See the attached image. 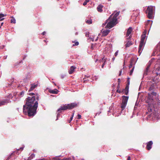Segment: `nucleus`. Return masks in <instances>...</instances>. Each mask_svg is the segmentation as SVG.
Returning <instances> with one entry per match:
<instances>
[{
	"mask_svg": "<svg viewBox=\"0 0 160 160\" xmlns=\"http://www.w3.org/2000/svg\"><path fill=\"white\" fill-rule=\"evenodd\" d=\"M35 94L33 93H30L29 95L31 96ZM26 104L23 106V112L25 114L27 113L29 116H33L36 113L38 107V103L36 100L35 96L28 97L26 99Z\"/></svg>",
	"mask_w": 160,
	"mask_h": 160,
	"instance_id": "1",
	"label": "nucleus"
},
{
	"mask_svg": "<svg viewBox=\"0 0 160 160\" xmlns=\"http://www.w3.org/2000/svg\"><path fill=\"white\" fill-rule=\"evenodd\" d=\"M76 106L77 104L74 103L70 104H68L67 105L65 104L63 106H61L58 109V111L60 112H61V110H65L68 109H72L76 107ZM59 116L60 115L59 112H58L57 114V118L56 119V120H57L58 119V118L59 117Z\"/></svg>",
	"mask_w": 160,
	"mask_h": 160,
	"instance_id": "2",
	"label": "nucleus"
},
{
	"mask_svg": "<svg viewBox=\"0 0 160 160\" xmlns=\"http://www.w3.org/2000/svg\"><path fill=\"white\" fill-rule=\"evenodd\" d=\"M116 22L115 19H112L111 17H110L106 21L105 23L102 24V27H104L106 23L107 25L105 27V28H111L114 26L116 24Z\"/></svg>",
	"mask_w": 160,
	"mask_h": 160,
	"instance_id": "3",
	"label": "nucleus"
},
{
	"mask_svg": "<svg viewBox=\"0 0 160 160\" xmlns=\"http://www.w3.org/2000/svg\"><path fill=\"white\" fill-rule=\"evenodd\" d=\"M155 11V7L152 6H148L146 11L148 14L147 16L149 19H152Z\"/></svg>",
	"mask_w": 160,
	"mask_h": 160,
	"instance_id": "4",
	"label": "nucleus"
},
{
	"mask_svg": "<svg viewBox=\"0 0 160 160\" xmlns=\"http://www.w3.org/2000/svg\"><path fill=\"white\" fill-rule=\"evenodd\" d=\"M156 95V93L154 92L148 94L147 102L148 103V104H150V105L154 103L153 96H155Z\"/></svg>",
	"mask_w": 160,
	"mask_h": 160,
	"instance_id": "5",
	"label": "nucleus"
},
{
	"mask_svg": "<svg viewBox=\"0 0 160 160\" xmlns=\"http://www.w3.org/2000/svg\"><path fill=\"white\" fill-rule=\"evenodd\" d=\"M122 101L121 106V108L122 110H123L125 108L128 99V97L123 96L122 97Z\"/></svg>",
	"mask_w": 160,
	"mask_h": 160,
	"instance_id": "6",
	"label": "nucleus"
},
{
	"mask_svg": "<svg viewBox=\"0 0 160 160\" xmlns=\"http://www.w3.org/2000/svg\"><path fill=\"white\" fill-rule=\"evenodd\" d=\"M145 42H140L138 48V53L140 54L143 50V47L145 44Z\"/></svg>",
	"mask_w": 160,
	"mask_h": 160,
	"instance_id": "7",
	"label": "nucleus"
},
{
	"mask_svg": "<svg viewBox=\"0 0 160 160\" xmlns=\"http://www.w3.org/2000/svg\"><path fill=\"white\" fill-rule=\"evenodd\" d=\"M38 84V82H36L34 83L31 84L30 89H29L28 91L30 92L33 90L35 88H37Z\"/></svg>",
	"mask_w": 160,
	"mask_h": 160,
	"instance_id": "8",
	"label": "nucleus"
},
{
	"mask_svg": "<svg viewBox=\"0 0 160 160\" xmlns=\"http://www.w3.org/2000/svg\"><path fill=\"white\" fill-rule=\"evenodd\" d=\"M146 31H144L143 33V34L141 36V39L140 42L145 43V39L146 38Z\"/></svg>",
	"mask_w": 160,
	"mask_h": 160,
	"instance_id": "9",
	"label": "nucleus"
},
{
	"mask_svg": "<svg viewBox=\"0 0 160 160\" xmlns=\"http://www.w3.org/2000/svg\"><path fill=\"white\" fill-rule=\"evenodd\" d=\"M136 62V61L135 60L134 58H132L130 60V64L129 67V68H130L132 67L133 68V67L134 66V65Z\"/></svg>",
	"mask_w": 160,
	"mask_h": 160,
	"instance_id": "10",
	"label": "nucleus"
},
{
	"mask_svg": "<svg viewBox=\"0 0 160 160\" xmlns=\"http://www.w3.org/2000/svg\"><path fill=\"white\" fill-rule=\"evenodd\" d=\"M76 67L75 66H71L69 70L68 71L69 73L71 74L76 69Z\"/></svg>",
	"mask_w": 160,
	"mask_h": 160,
	"instance_id": "11",
	"label": "nucleus"
},
{
	"mask_svg": "<svg viewBox=\"0 0 160 160\" xmlns=\"http://www.w3.org/2000/svg\"><path fill=\"white\" fill-rule=\"evenodd\" d=\"M152 143V141H149L147 143V148L148 150H150L151 148Z\"/></svg>",
	"mask_w": 160,
	"mask_h": 160,
	"instance_id": "12",
	"label": "nucleus"
},
{
	"mask_svg": "<svg viewBox=\"0 0 160 160\" xmlns=\"http://www.w3.org/2000/svg\"><path fill=\"white\" fill-rule=\"evenodd\" d=\"M101 32H102V35L103 36H106L110 32V30L106 29L103 31L102 30Z\"/></svg>",
	"mask_w": 160,
	"mask_h": 160,
	"instance_id": "13",
	"label": "nucleus"
},
{
	"mask_svg": "<svg viewBox=\"0 0 160 160\" xmlns=\"http://www.w3.org/2000/svg\"><path fill=\"white\" fill-rule=\"evenodd\" d=\"M151 64V62L150 61H149V62H148V64L147 65L145 71V72L144 73V74H147V73L148 72Z\"/></svg>",
	"mask_w": 160,
	"mask_h": 160,
	"instance_id": "14",
	"label": "nucleus"
},
{
	"mask_svg": "<svg viewBox=\"0 0 160 160\" xmlns=\"http://www.w3.org/2000/svg\"><path fill=\"white\" fill-rule=\"evenodd\" d=\"M103 8V6L100 4L97 7V10L98 12H102V8Z\"/></svg>",
	"mask_w": 160,
	"mask_h": 160,
	"instance_id": "15",
	"label": "nucleus"
},
{
	"mask_svg": "<svg viewBox=\"0 0 160 160\" xmlns=\"http://www.w3.org/2000/svg\"><path fill=\"white\" fill-rule=\"evenodd\" d=\"M132 31V28L131 27H129L127 30V32L126 34V36L127 37L129 36L130 34L131 33Z\"/></svg>",
	"mask_w": 160,
	"mask_h": 160,
	"instance_id": "16",
	"label": "nucleus"
},
{
	"mask_svg": "<svg viewBox=\"0 0 160 160\" xmlns=\"http://www.w3.org/2000/svg\"><path fill=\"white\" fill-rule=\"evenodd\" d=\"M71 158H64L62 159H60L59 158V157H55L52 160H71Z\"/></svg>",
	"mask_w": 160,
	"mask_h": 160,
	"instance_id": "17",
	"label": "nucleus"
},
{
	"mask_svg": "<svg viewBox=\"0 0 160 160\" xmlns=\"http://www.w3.org/2000/svg\"><path fill=\"white\" fill-rule=\"evenodd\" d=\"M58 91L57 89L54 90H49V92L52 94H57L58 92Z\"/></svg>",
	"mask_w": 160,
	"mask_h": 160,
	"instance_id": "18",
	"label": "nucleus"
},
{
	"mask_svg": "<svg viewBox=\"0 0 160 160\" xmlns=\"http://www.w3.org/2000/svg\"><path fill=\"white\" fill-rule=\"evenodd\" d=\"M119 12H117L114 15V16L112 18V19H115V20L116 21H117V17L119 15Z\"/></svg>",
	"mask_w": 160,
	"mask_h": 160,
	"instance_id": "19",
	"label": "nucleus"
},
{
	"mask_svg": "<svg viewBox=\"0 0 160 160\" xmlns=\"http://www.w3.org/2000/svg\"><path fill=\"white\" fill-rule=\"evenodd\" d=\"M7 101H0V106L4 105L5 104L8 102Z\"/></svg>",
	"mask_w": 160,
	"mask_h": 160,
	"instance_id": "20",
	"label": "nucleus"
},
{
	"mask_svg": "<svg viewBox=\"0 0 160 160\" xmlns=\"http://www.w3.org/2000/svg\"><path fill=\"white\" fill-rule=\"evenodd\" d=\"M157 51L156 52H157L159 51L160 52V42L157 45Z\"/></svg>",
	"mask_w": 160,
	"mask_h": 160,
	"instance_id": "21",
	"label": "nucleus"
},
{
	"mask_svg": "<svg viewBox=\"0 0 160 160\" xmlns=\"http://www.w3.org/2000/svg\"><path fill=\"white\" fill-rule=\"evenodd\" d=\"M35 156V155L34 154H32L30 157H29L28 159V160H31Z\"/></svg>",
	"mask_w": 160,
	"mask_h": 160,
	"instance_id": "22",
	"label": "nucleus"
},
{
	"mask_svg": "<svg viewBox=\"0 0 160 160\" xmlns=\"http://www.w3.org/2000/svg\"><path fill=\"white\" fill-rule=\"evenodd\" d=\"M132 44V43L131 42L128 41L127 44H126V47H128Z\"/></svg>",
	"mask_w": 160,
	"mask_h": 160,
	"instance_id": "23",
	"label": "nucleus"
},
{
	"mask_svg": "<svg viewBox=\"0 0 160 160\" xmlns=\"http://www.w3.org/2000/svg\"><path fill=\"white\" fill-rule=\"evenodd\" d=\"M6 15H5L4 14H0V21H2L4 19L3 17L5 16Z\"/></svg>",
	"mask_w": 160,
	"mask_h": 160,
	"instance_id": "24",
	"label": "nucleus"
},
{
	"mask_svg": "<svg viewBox=\"0 0 160 160\" xmlns=\"http://www.w3.org/2000/svg\"><path fill=\"white\" fill-rule=\"evenodd\" d=\"M86 22L87 23L89 24H91L92 23V20L91 19H90L88 20L86 19Z\"/></svg>",
	"mask_w": 160,
	"mask_h": 160,
	"instance_id": "25",
	"label": "nucleus"
},
{
	"mask_svg": "<svg viewBox=\"0 0 160 160\" xmlns=\"http://www.w3.org/2000/svg\"><path fill=\"white\" fill-rule=\"evenodd\" d=\"M102 60H103L104 61V62H103V64H102V68H103L105 64V62L106 61V59L104 58V57L102 58Z\"/></svg>",
	"mask_w": 160,
	"mask_h": 160,
	"instance_id": "26",
	"label": "nucleus"
},
{
	"mask_svg": "<svg viewBox=\"0 0 160 160\" xmlns=\"http://www.w3.org/2000/svg\"><path fill=\"white\" fill-rule=\"evenodd\" d=\"M147 25L149 24V26H151V25L152 24V21L150 20H148L147 21Z\"/></svg>",
	"mask_w": 160,
	"mask_h": 160,
	"instance_id": "27",
	"label": "nucleus"
},
{
	"mask_svg": "<svg viewBox=\"0 0 160 160\" xmlns=\"http://www.w3.org/2000/svg\"><path fill=\"white\" fill-rule=\"evenodd\" d=\"M134 66H133L132 69L131 70L130 73H129V75H132V73L133 72L134 69Z\"/></svg>",
	"mask_w": 160,
	"mask_h": 160,
	"instance_id": "28",
	"label": "nucleus"
},
{
	"mask_svg": "<svg viewBox=\"0 0 160 160\" xmlns=\"http://www.w3.org/2000/svg\"><path fill=\"white\" fill-rule=\"evenodd\" d=\"M11 23H16V20L14 18H12L11 20Z\"/></svg>",
	"mask_w": 160,
	"mask_h": 160,
	"instance_id": "29",
	"label": "nucleus"
},
{
	"mask_svg": "<svg viewBox=\"0 0 160 160\" xmlns=\"http://www.w3.org/2000/svg\"><path fill=\"white\" fill-rule=\"evenodd\" d=\"M89 1V0H85L83 2V5L85 6L87 4V3Z\"/></svg>",
	"mask_w": 160,
	"mask_h": 160,
	"instance_id": "30",
	"label": "nucleus"
},
{
	"mask_svg": "<svg viewBox=\"0 0 160 160\" xmlns=\"http://www.w3.org/2000/svg\"><path fill=\"white\" fill-rule=\"evenodd\" d=\"M125 94L126 95H127L128 93V90L124 89V90Z\"/></svg>",
	"mask_w": 160,
	"mask_h": 160,
	"instance_id": "31",
	"label": "nucleus"
},
{
	"mask_svg": "<svg viewBox=\"0 0 160 160\" xmlns=\"http://www.w3.org/2000/svg\"><path fill=\"white\" fill-rule=\"evenodd\" d=\"M79 43L78 42H75L74 44H73L72 46H77L78 45Z\"/></svg>",
	"mask_w": 160,
	"mask_h": 160,
	"instance_id": "32",
	"label": "nucleus"
},
{
	"mask_svg": "<svg viewBox=\"0 0 160 160\" xmlns=\"http://www.w3.org/2000/svg\"><path fill=\"white\" fill-rule=\"evenodd\" d=\"M118 50H117L116 51V52H115L114 55L115 57H117V55H118Z\"/></svg>",
	"mask_w": 160,
	"mask_h": 160,
	"instance_id": "33",
	"label": "nucleus"
},
{
	"mask_svg": "<svg viewBox=\"0 0 160 160\" xmlns=\"http://www.w3.org/2000/svg\"><path fill=\"white\" fill-rule=\"evenodd\" d=\"M74 113H73L72 115V116L70 118V121L69 122H70L73 119V117Z\"/></svg>",
	"mask_w": 160,
	"mask_h": 160,
	"instance_id": "34",
	"label": "nucleus"
},
{
	"mask_svg": "<svg viewBox=\"0 0 160 160\" xmlns=\"http://www.w3.org/2000/svg\"><path fill=\"white\" fill-rule=\"evenodd\" d=\"M77 118L78 119H80L81 118V115L80 114H78L77 115Z\"/></svg>",
	"mask_w": 160,
	"mask_h": 160,
	"instance_id": "35",
	"label": "nucleus"
},
{
	"mask_svg": "<svg viewBox=\"0 0 160 160\" xmlns=\"http://www.w3.org/2000/svg\"><path fill=\"white\" fill-rule=\"evenodd\" d=\"M23 149V147H21L18 150V151L20 150L22 151Z\"/></svg>",
	"mask_w": 160,
	"mask_h": 160,
	"instance_id": "36",
	"label": "nucleus"
},
{
	"mask_svg": "<svg viewBox=\"0 0 160 160\" xmlns=\"http://www.w3.org/2000/svg\"><path fill=\"white\" fill-rule=\"evenodd\" d=\"M36 98L37 100H38V98H39V96L38 95V94H36Z\"/></svg>",
	"mask_w": 160,
	"mask_h": 160,
	"instance_id": "37",
	"label": "nucleus"
},
{
	"mask_svg": "<svg viewBox=\"0 0 160 160\" xmlns=\"http://www.w3.org/2000/svg\"><path fill=\"white\" fill-rule=\"evenodd\" d=\"M128 88H129L128 86H127L126 87V88H125V89L128 90Z\"/></svg>",
	"mask_w": 160,
	"mask_h": 160,
	"instance_id": "38",
	"label": "nucleus"
},
{
	"mask_svg": "<svg viewBox=\"0 0 160 160\" xmlns=\"http://www.w3.org/2000/svg\"><path fill=\"white\" fill-rule=\"evenodd\" d=\"M157 51V48H156V50H155V51H154V53H155V52H156V53H158V52H159V53L158 54H158H160V52H159L158 51V52H155V51Z\"/></svg>",
	"mask_w": 160,
	"mask_h": 160,
	"instance_id": "39",
	"label": "nucleus"
},
{
	"mask_svg": "<svg viewBox=\"0 0 160 160\" xmlns=\"http://www.w3.org/2000/svg\"><path fill=\"white\" fill-rule=\"evenodd\" d=\"M122 72V70H120L119 71V76H120L121 75Z\"/></svg>",
	"mask_w": 160,
	"mask_h": 160,
	"instance_id": "40",
	"label": "nucleus"
},
{
	"mask_svg": "<svg viewBox=\"0 0 160 160\" xmlns=\"http://www.w3.org/2000/svg\"><path fill=\"white\" fill-rule=\"evenodd\" d=\"M24 92H22L20 93V95H23L24 94Z\"/></svg>",
	"mask_w": 160,
	"mask_h": 160,
	"instance_id": "41",
	"label": "nucleus"
},
{
	"mask_svg": "<svg viewBox=\"0 0 160 160\" xmlns=\"http://www.w3.org/2000/svg\"><path fill=\"white\" fill-rule=\"evenodd\" d=\"M127 160H131V158L130 156L128 157Z\"/></svg>",
	"mask_w": 160,
	"mask_h": 160,
	"instance_id": "42",
	"label": "nucleus"
},
{
	"mask_svg": "<svg viewBox=\"0 0 160 160\" xmlns=\"http://www.w3.org/2000/svg\"><path fill=\"white\" fill-rule=\"evenodd\" d=\"M117 92H119V93H120L121 92V91L120 90H119L118 89L117 90Z\"/></svg>",
	"mask_w": 160,
	"mask_h": 160,
	"instance_id": "43",
	"label": "nucleus"
},
{
	"mask_svg": "<svg viewBox=\"0 0 160 160\" xmlns=\"http://www.w3.org/2000/svg\"><path fill=\"white\" fill-rule=\"evenodd\" d=\"M115 57H113L112 58V61H114V60H115Z\"/></svg>",
	"mask_w": 160,
	"mask_h": 160,
	"instance_id": "44",
	"label": "nucleus"
},
{
	"mask_svg": "<svg viewBox=\"0 0 160 160\" xmlns=\"http://www.w3.org/2000/svg\"><path fill=\"white\" fill-rule=\"evenodd\" d=\"M45 33H46V32H45V31H44V32H43L42 33V34L43 35H45Z\"/></svg>",
	"mask_w": 160,
	"mask_h": 160,
	"instance_id": "45",
	"label": "nucleus"
},
{
	"mask_svg": "<svg viewBox=\"0 0 160 160\" xmlns=\"http://www.w3.org/2000/svg\"><path fill=\"white\" fill-rule=\"evenodd\" d=\"M98 37H97V38L95 39V41H97V40H98Z\"/></svg>",
	"mask_w": 160,
	"mask_h": 160,
	"instance_id": "46",
	"label": "nucleus"
},
{
	"mask_svg": "<svg viewBox=\"0 0 160 160\" xmlns=\"http://www.w3.org/2000/svg\"><path fill=\"white\" fill-rule=\"evenodd\" d=\"M3 24V22L1 24V25L2 26Z\"/></svg>",
	"mask_w": 160,
	"mask_h": 160,
	"instance_id": "47",
	"label": "nucleus"
},
{
	"mask_svg": "<svg viewBox=\"0 0 160 160\" xmlns=\"http://www.w3.org/2000/svg\"><path fill=\"white\" fill-rule=\"evenodd\" d=\"M72 158L73 159V160L74 159V158L73 156L72 157Z\"/></svg>",
	"mask_w": 160,
	"mask_h": 160,
	"instance_id": "48",
	"label": "nucleus"
},
{
	"mask_svg": "<svg viewBox=\"0 0 160 160\" xmlns=\"http://www.w3.org/2000/svg\"><path fill=\"white\" fill-rule=\"evenodd\" d=\"M150 111H152V109H151L150 108Z\"/></svg>",
	"mask_w": 160,
	"mask_h": 160,
	"instance_id": "49",
	"label": "nucleus"
},
{
	"mask_svg": "<svg viewBox=\"0 0 160 160\" xmlns=\"http://www.w3.org/2000/svg\"><path fill=\"white\" fill-rule=\"evenodd\" d=\"M112 15H111V16L110 17H111V18H112Z\"/></svg>",
	"mask_w": 160,
	"mask_h": 160,
	"instance_id": "50",
	"label": "nucleus"
},
{
	"mask_svg": "<svg viewBox=\"0 0 160 160\" xmlns=\"http://www.w3.org/2000/svg\"><path fill=\"white\" fill-rule=\"evenodd\" d=\"M92 40L93 41L94 40L93 39H92Z\"/></svg>",
	"mask_w": 160,
	"mask_h": 160,
	"instance_id": "51",
	"label": "nucleus"
},
{
	"mask_svg": "<svg viewBox=\"0 0 160 160\" xmlns=\"http://www.w3.org/2000/svg\"><path fill=\"white\" fill-rule=\"evenodd\" d=\"M34 151L35 152V150H34Z\"/></svg>",
	"mask_w": 160,
	"mask_h": 160,
	"instance_id": "52",
	"label": "nucleus"
},
{
	"mask_svg": "<svg viewBox=\"0 0 160 160\" xmlns=\"http://www.w3.org/2000/svg\"><path fill=\"white\" fill-rule=\"evenodd\" d=\"M111 0H109V1H110Z\"/></svg>",
	"mask_w": 160,
	"mask_h": 160,
	"instance_id": "53",
	"label": "nucleus"
}]
</instances>
